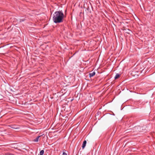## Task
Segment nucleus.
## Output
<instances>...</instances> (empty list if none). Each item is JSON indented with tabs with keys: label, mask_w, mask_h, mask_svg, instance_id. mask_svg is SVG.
Listing matches in <instances>:
<instances>
[{
	"label": "nucleus",
	"mask_w": 155,
	"mask_h": 155,
	"mask_svg": "<svg viewBox=\"0 0 155 155\" xmlns=\"http://www.w3.org/2000/svg\"><path fill=\"white\" fill-rule=\"evenodd\" d=\"M64 14L62 10L55 12L53 15V20L55 23H60L63 21Z\"/></svg>",
	"instance_id": "1"
},
{
	"label": "nucleus",
	"mask_w": 155,
	"mask_h": 155,
	"mask_svg": "<svg viewBox=\"0 0 155 155\" xmlns=\"http://www.w3.org/2000/svg\"><path fill=\"white\" fill-rule=\"evenodd\" d=\"M8 127L15 130H18L20 128V126L16 125H9Z\"/></svg>",
	"instance_id": "2"
},
{
	"label": "nucleus",
	"mask_w": 155,
	"mask_h": 155,
	"mask_svg": "<svg viewBox=\"0 0 155 155\" xmlns=\"http://www.w3.org/2000/svg\"><path fill=\"white\" fill-rule=\"evenodd\" d=\"M87 143V141L86 140H85L84 141L82 146V148L83 149H84L85 147L86 146V144Z\"/></svg>",
	"instance_id": "3"
},
{
	"label": "nucleus",
	"mask_w": 155,
	"mask_h": 155,
	"mask_svg": "<svg viewBox=\"0 0 155 155\" xmlns=\"http://www.w3.org/2000/svg\"><path fill=\"white\" fill-rule=\"evenodd\" d=\"M95 74V73L94 71L92 73H91L89 74V77L90 78L94 76Z\"/></svg>",
	"instance_id": "4"
},
{
	"label": "nucleus",
	"mask_w": 155,
	"mask_h": 155,
	"mask_svg": "<svg viewBox=\"0 0 155 155\" xmlns=\"http://www.w3.org/2000/svg\"><path fill=\"white\" fill-rule=\"evenodd\" d=\"M40 136H37L36 138L33 140V141L35 142H38V141L39 138L40 137Z\"/></svg>",
	"instance_id": "5"
},
{
	"label": "nucleus",
	"mask_w": 155,
	"mask_h": 155,
	"mask_svg": "<svg viewBox=\"0 0 155 155\" xmlns=\"http://www.w3.org/2000/svg\"><path fill=\"white\" fill-rule=\"evenodd\" d=\"M120 75L119 74H117L114 77V79H116L120 77Z\"/></svg>",
	"instance_id": "6"
},
{
	"label": "nucleus",
	"mask_w": 155,
	"mask_h": 155,
	"mask_svg": "<svg viewBox=\"0 0 155 155\" xmlns=\"http://www.w3.org/2000/svg\"><path fill=\"white\" fill-rule=\"evenodd\" d=\"M44 151L43 150H42L40 151V155H43L44 154Z\"/></svg>",
	"instance_id": "7"
},
{
	"label": "nucleus",
	"mask_w": 155,
	"mask_h": 155,
	"mask_svg": "<svg viewBox=\"0 0 155 155\" xmlns=\"http://www.w3.org/2000/svg\"><path fill=\"white\" fill-rule=\"evenodd\" d=\"M62 155H67V154L65 152H63Z\"/></svg>",
	"instance_id": "8"
},
{
	"label": "nucleus",
	"mask_w": 155,
	"mask_h": 155,
	"mask_svg": "<svg viewBox=\"0 0 155 155\" xmlns=\"http://www.w3.org/2000/svg\"><path fill=\"white\" fill-rule=\"evenodd\" d=\"M25 20L24 19H20V21H24Z\"/></svg>",
	"instance_id": "9"
}]
</instances>
